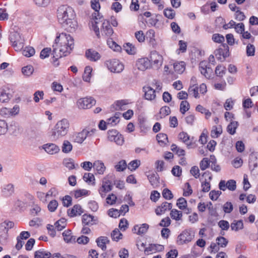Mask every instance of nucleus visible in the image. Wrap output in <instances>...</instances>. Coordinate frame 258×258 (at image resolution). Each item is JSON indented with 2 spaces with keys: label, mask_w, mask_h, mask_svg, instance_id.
Here are the masks:
<instances>
[{
  "label": "nucleus",
  "mask_w": 258,
  "mask_h": 258,
  "mask_svg": "<svg viewBox=\"0 0 258 258\" xmlns=\"http://www.w3.org/2000/svg\"><path fill=\"white\" fill-rule=\"evenodd\" d=\"M55 45H53L52 54L55 59L54 61L59 58L69 55L74 47V40L70 35L62 33L55 39Z\"/></svg>",
  "instance_id": "f257e3e1"
},
{
  "label": "nucleus",
  "mask_w": 258,
  "mask_h": 258,
  "mask_svg": "<svg viewBox=\"0 0 258 258\" xmlns=\"http://www.w3.org/2000/svg\"><path fill=\"white\" fill-rule=\"evenodd\" d=\"M71 231L66 230L62 233L64 240L67 242H71L75 240V238L73 239V236L71 235Z\"/></svg>",
  "instance_id": "09e8293b"
},
{
  "label": "nucleus",
  "mask_w": 258,
  "mask_h": 258,
  "mask_svg": "<svg viewBox=\"0 0 258 258\" xmlns=\"http://www.w3.org/2000/svg\"><path fill=\"white\" fill-rule=\"evenodd\" d=\"M210 161L208 158H204L200 163V167L202 170H205L209 167Z\"/></svg>",
  "instance_id": "052dcab7"
},
{
  "label": "nucleus",
  "mask_w": 258,
  "mask_h": 258,
  "mask_svg": "<svg viewBox=\"0 0 258 258\" xmlns=\"http://www.w3.org/2000/svg\"><path fill=\"white\" fill-rule=\"evenodd\" d=\"M157 140L159 143H161L165 144L168 142V137L167 135L163 133L158 134L156 136Z\"/></svg>",
  "instance_id": "680f3d73"
},
{
  "label": "nucleus",
  "mask_w": 258,
  "mask_h": 258,
  "mask_svg": "<svg viewBox=\"0 0 258 258\" xmlns=\"http://www.w3.org/2000/svg\"><path fill=\"white\" fill-rule=\"evenodd\" d=\"M119 115V113H116L113 116L108 118L107 120V125L114 126L117 124L119 122L120 120Z\"/></svg>",
  "instance_id": "473e14b6"
},
{
  "label": "nucleus",
  "mask_w": 258,
  "mask_h": 258,
  "mask_svg": "<svg viewBox=\"0 0 258 258\" xmlns=\"http://www.w3.org/2000/svg\"><path fill=\"white\" fill-rule=\"evenodd\" d=\"M96 242L98 246L100 247L102 250H105L106 244L109 243V240L106 236H100L96 239Z\"/></svg>",
  "instance_id": "b1692460"
},
{
  "label": "nucleus",
  "mask_w": 258,
  "mask_h": 258,
  "mask_svg": "<svg viewBox=\"0 0 258 258\" xmlns=\"http://www.w3.org/2000/svg\"><path fill=\"white\" fill-rule=\"evenodd\" d=\"M54 226L57 230L61 231L66 227V221L64 219H60L55 223Z\"/></svg>",
  "instance_id": "c03bdc74"
},
{
  "label": "nucleus",
  "mask_w": 258,
  "mask_h": 258,
  "mask_svg": "<svg viewBox=\"0 0 258 258\" xmlns=\"http://www.w3.org/2000/svg\"><path fill=\"white\" fill-rule=\"evenodd\" d=\"M127 164L125 160H122L118 162L115 168L117 171H122L126 169Z\"/></svg>",
  "instance_id": "bf43d9fd"
},
{
  "label": "nucleus",
  "mask_w": 258,
  "mask_h": 258,
  "mask_svg": "<svg viewBox=\"0 0 258 258\" xmlns=\"http://www.w3.org/2000/svg\"><path fill=\"white\" fill-rule=\"evenodd\" d=\"M198 90L199 88L195 85H193L189 87L188 92L189 95H192L195 98H197L199 97Z\"/></svg>",
  "instance_id": "de8ad7c7"
},
{
  "label": "nucleus",
  "mask_w": 258,
  "mask_h": 258,
  "mask_svg": "<svg viewBox=\"0 0 258 258\" xmlns=\"http://www.w3.org/2000/svg\"><path fill=\"white\" fill-rule=\"evenodd\" d=\"M189 109V104L187 101H182L180 104V111L184 114Z\"/></svg>",
  "instance_id": "6e6d98bb"
},
{
  "label": "nucleus",
  "mask_w": 258,
  "mask_h": 258,
  "mask_svg": "<svg viewBox=\"0 0 258 258\" xmlns=\"http://www.w3.org/2000/svg\"><path fill=\"white\" fill-rule=\"evenodd\" d=\"M149 227V225L146 223L142 224L140 227L138 225H135L133 231L138 235H142L147 232Z\"/></svg>",
  "instance_id": "5701e85b"
},
{
  "label": "nucleus",
  "mask_w": 258,
  "mask_h": 258,
  "mask_svg": "<svg viewBox=\"0 0 258 258\" xmlns=\"http://www.w3.org/2000/svg\"><path fill=\"white\" fill-rule=\"evenodd\" d=\"M88 192L86 189H78L74 191V195L76 199H78L82 196L88 195Z\"/></svg>",
  "instance_id": "13d9d810"
},
{
  "label": "nucleus",
  "mask_w": 258,
  "mask_h": 258,
  "mask_svg": "<svg viewBox=\"0 0 258 258\" xmlns=\"http://www.w3.org/2000/svg\"><path fill=\"white\" fill-rule=\"evenodd\" d=\"M151 64L156 65V68H158L162 65V56L158 54L156 51L151 52L150 58Z\"/></svg>",
  "instance_id": "9b49d317"
},
{
  "label": "nucleus",
  "mask_w": 258,
  "mask_h": 258,
  "mask_svg": "<svg viewBox=\"0 0 258 258\" xmlns=\"http://www.w3.org/2000/svg\"><path fill=\"white\" fill-rule=\"evenodd\" d=\"M112 185L109 181H103L98 191L102 198H104L106 194L112 190Z\"/></svg>",
  "instance_id": "4468645a"
},
{
  "label": "nucleus",
  "mask_w": 258,
  "mask_h": 258,
  "mask_svg": "<svg viewBox=\"0 0 258 258\" xmlns=\"http://www.w3.org/2000/svg\"><path fill=\"white\" fill-rule=\"evenodd\" d=\"M150 184L153 188H156L159 185V177L157 174H152L148 176Z\"/></svg>",
  "instance_id": "a878e982"
},
{
  "label": "nucleus",
  "mask_w": 258,
  "mask_h": 258,
  "mask_svg": "<svg viewBox=\"0 0 258 258\" xmlns=\"http://www.w3.org/2000/svg\"><path fill=\"white\" fill-rule=\"evenodd\" d=\"M94 217L87 214L83 215L82 217V223L85 225H92L94 224Z\"/></svg>",
  "instance_id": "c85d7f7f"
},
{
  "label": "nucleus",
  "mask_w": 258,
  "mask_h": 258,
  "mask_svg": "<svg viewBox=\"0 0 258 258\" xmlns=\"http://www.w3.org/2000/svg\"><path fill=\"white\" fill-rule=\"evenodd\" d=\"M23 54L27 57H30L35 54V49L32 47H26L22 51Z\"/></svg>",
  "instance_id": "5fc2aeb1"
},
{
  "label": "nucleus",
  "mask_w": 258,
  "mask_h": 258,
  "mask_svg": "<svg viewBox=\"0 0 258 258\" xmlns=\"http://www.w3.org/2000/svg\"><path fill=\"white\" fill-rule=\"evenodd\" d=\"M10 39L12 43L13 46L16 50H21L23 48L24 46V40L19 33L17 32L11 33L10 36Z\"/></svg>",
  "instance_id": "0eeeda50"
},
{
  "label": "nucleus",
  "mask_w": 258,
  "mask_h": 258,
  "mask_svg": "<svg viewBox=\"0 0 258 258\" xmlns=\"http://www.w3.org/2000/svg\"><path fill=\"white\" fill-rule=\"evenodd\" d=\"M216 58L221 61H224L229 56V47L226 44H221L219 48L215 51Z\"/></svg>",
  "instance_id": "1a4fd4ad"
},
{
  "label": "nucleus",
  "mask_w": 258,
  "mask_h": 258,
  "mask_svg": "<svg viewBox=\"0 0 258 258\" xmlns=\"http://www.w3.org/2000/svg\"><path fill=\"white\" fill-rule=\"evenodd\" d=\"M92 69L90 66H87L85 68L84 73L83 75V79L85 82H89L91 78Z\"/></svg>",
  "instance_id": "58836bf2"
},
{
  "label": "nucleus",
  "mask_w": 258,
  "mask_h": 258,
  "mask_svg": "<svg viewBox=\"0 0 258 258\" xmlns=\"http://www.w3.org/2000/svg\"><path fill=\"white\" fill-rule=\"evenodd\" d=\"M163 12H164V15L165 16V17H166L168 19H173L175 17V12L171 8L165 9L164 10Z\"/></svg>",
  "instance_id": "3c124183"
},
{
  "label": "nucleus",
  "mask_w": 258,
  "mask_h": 258,
  "mask_svg": "<svg viewBox=\"0 0 258 258\" xmlns=\"http://www.w3.org/2000/svg\"><path fill=\"white\" fill-rule=\"evenodd\" d=\"M83 213V210L80 205H75L71 209L68 210V214L71 217L81 215Z\"/></svg>",
  "instance_id": "4be33fe9"
},
{
  "label": "nucleus",
  "mask_w": 258,
  "mask_h": 258,
  "mask_svg": "<svg viewBox=\"0 0 258 258\" xmlns=\"http://www.w3.org/2000/svg\"><path fill=\"white\" fill-rule=\"evenodd\" d=\"M170 112H171V110H170V108H169V107L168 106H164V107H162V108H161L160 110V117L161 118H163V117H164L165 116L169 115L170 113Z\"/></svg>",
  "instance_id": "0e129e2a"
},
{
  "label": "nucleus",
  "mask_w": 258,
  "mask_h": 258,
  "mask_svg": "<svg viewBox=\"0 0 258 258\" xmlns=\"http://www.w3.org/2000/svg\"><path fill=\"white\" fill-rule=\"evenodd\" d=\"M108 139L111 142H114L116 145L121 146L124 142L123 136L115 130H109L107 132Z\"/></svg>",
  "instance_id": "39448f33"
},
{
  "label": "nucleus",
  "mask_w": 258,
  "mask_h": 258,
  "mask_svg": "<svg viewBox=\"0 0 258 258\" xmlns=\"http://www.w3.org/2000/svg\"><path fill=\"white\" fill-rule=\"evenodd\" d=\"M172 204L168 202L163 203L161 206L157 207L155 209V213L157 215H161L166 211L171 210Z\"/></svg>",
  "instance_id": "f3484780"
},
{
  "label": "nucleus",
  "mask_w": 258,
  "mask_h": 258,
  "mask_svg": "<svg viewBox=\"0 0 258 258\" xmlns=\"http://www.w3.org/2000/svg\"><path fill=\"white\" fill-rule=\"evenodd\" d=\"M34 71V69L32 66H27L24 67L22 69L23 74L26 76L29 77L31 76Z\"/></svg>",
  "instance_id": "49530a36"
},
{
  "label": "nucleus",
  "mask_w": 258,
  "mask_h": 258,
  "mask_svg": "<svg viewBox=\"0 0 258 258\" xmlns=\"http://www.w3.org/2000/svg\"><path fill=\"white\" fill-rule=\"evenodd\" d=\"M2 191L4 195L6 197L11 196L14 192V185L12 184H8L5 186Z\"/></svg>",
  "instance_id": "2f4dec72"
},
{
  "label": "nucleus",
  "mask_w": 258,
  "mask_h": 258,
  "mask_svg": "<svg viewBox=\"0 0 258 258\" xmlns=\"http://www.w3.org/2000/svg\"><path fill=\"white\" fill-rule=\"evenodd\" d=\"M11 95L7 92L4 89H0V101L2 102H7L10 98Z\"/></svg>",
  "instance_id": "c9c22d12"
},
{
  "label": "nucleus",
  "mask_w": 258,
  "mask_h": 258,
  "mask_svg": "<svg viewBox=\"0 0 258 258\" xmlns=\"http://www.w3.org/2000/svg\"><path fill=\"white\" fill-rule=\"evenodd\" d=\"M73 138L74 141L79 144H82L87 138L83 130L81 132L75 133Z\"/></svg>",
  "instance_id": "bb28decb"
},
{
  "label": "nucleus",
  "mask_w": 258,
  "mask_h": 258,
  "mask_svg": "<svg viewBox=\"0 0 258 258\" xmlns=\"http://www.w3.org/2000/svg\"><path fill=\"white\" fill-rule=\"evenodd\" d=\"M126 51L130 54H134L136 52V48L132 44L127 43L124 46Z\"/></svg>",
  "instance_id": "e2e57ef3"
},
{
  "label": "nucleus",
  "mask_w": 258,
  "mask_h": 258,
  "mask_svg": "<svg viewBox=\"0 0 258 258\" xmlns=\"http://www.w3.org/2000/svg\"><path fill=\"white\" fill-rule=\"evenodd\" d=\"M143 91L145 92V98L147 100H152L156 97L155 91L150 86L143 87Z\"/></svg>",
  "instance_id": "aec40b11"
},
{
  "label": "nucleus",
  "mask_w": 258,
  "mask_h": 258,
  "mask_svg": "<svg viewBox=\"0 0 258 258\" xmlns=\"http://www.w3.org/2000/svg\"><path fill=\"white\" fill-rule=\"evenodd\" d=\"M112 240L118 241L119 240L122 239V234L120 233L118 229L115 228L113 230L111 234Z\"/></svg>",
  "instance_id": "37998d69"
},
{
  "label": "nucleus",
  "mask_w": 258,
  "mask_h": 258,
  "mask_svg": "<svg viewBox=\"0 0 258 258\" xmlns=\"http://www.w3.org/2000/svg\"><path fill=\"white\" fill-rule=\"evenodd\" d=\"M237 121H232L227 126V132L231 135H234L235 133L236 129L238 126Z\"/></svg>",
  "instance_id": "79ce46f5"
},
{
  "label": "nucleus",
  "mask_w": 258,
  "mask_h": 258,
  "mask_svg": "<svg viewBox=\"0 0 258 258\" xmlns=\"http://www.w3.org/2000/svg\"><path fill=\"white\" fill-rule=\"evenodd\" d=\"M70 127V122L67 119L63 118L58 121L55 125L52 132L51 138L56 141L66 136Z\"/></svg>",
  "instance_id": "7ed1b4c3"
},
{
  "label": "nucleus",
  "mask_w": 258,
  "mask_h": 258,
  "mask_svg": "<svg viewBox=\"0 0 258 258\" xmlns=\"http://www.w3.org/2000/svg\"><path fill=\"white\" fill-rule=\"evenodd\" d=\"M199 70L201 74L206 78L209 79L211 77V75L213 72L212 70L209 67H207L206 61H203L200 63Z\"/></svg>",
  "instance_id": "ddd939ff"
},
{
  "label": "nucleus",
  "mask_w": 258,
  "mask_h": 258,
  "mask_svg": "<svg viewBox=\"0 0 258 258\" xmlns=\"http://www.w3.org/2000/svg\"><path fill=\"white\" fill-rule=\"evenodd\" d=\"M212 40L216 43H223L225 41L224 36L220 34H214L212 36Z\"/></svg>",
  "instance_id": "338daca9"
},
{
  "label": "nucleus",
  "mask_w": 258,
  "mask_h": 258,
  "mask_svg": "<svg viewBox=\"0 0 258 258\" xmlns=\"http://www.w3.org/2000/svg\"><path fill=\"white\" fill-rule=\"evenodd\" d=\"M128 227V221L125 218H122L120 220L119 223V228L120 230L124 231H125Z\"/></svg>",
  "instance_id": "774afa93"
},
{
  "label": "nucleus",
  "mask_w": 258,
  "mask_h": 258,
  "mask_svg": "<svg viewBox=\"0 0 258 258\" xmlns=\"http://www.w3.org/2000/svg\"><path fill=\"white\" fill-rule=\"evenodd\" d=\"M226 68L221 65H218L216 67L215 74L217 76L222 77L225 73Z\"/></svg>",
  "instance_id": "69168bd1"
},
{
  "label": "nucleus",
  "mask_w": 258,
  "mask_h": 258,
  "mask_svg": "<svg viewBox=\"0 0 258 258\" xmlns=\"http://www.w3.org/2000/svg\"><path fill=\"white\" fill-rule=\"evenodd\" d=\"M63 163L64 166L69 170H72L76 168L74 160L72 158L64 159Z\"/></svg>",
  "instance_id": "8fccbe9b"
},
{
  "label": "nucleus",
  "mask_w": 258,
  "mask_h": 258,
  "mask_svg": "<svg viewBox=\"0 0 258 258\" xmlns=\"http://www.w3.org/2000/svg\"><path fill=\"white\" fill-rule=\"evenodd\" d=\"M176 205L179 209L184 210L187 206V201L184 198H180L177 201Z\"/></svg>",
  "instance_id": "864d4df0"
},
{
  "label": "nucleus",
  "mask_w": 258,
  "mask_h": 258,
  "mask_svg": "<svg viewBox=\"0 0 258 258\" xmlns=\"http://www.w3.org/2000/svg\"><path fill=\"white\" fill-rule=\"evenodd\" d=\"M137 66L139 70L144 71L150 67V60L146 57L140 58L138 60Z\"/></svg>",
  "instance_id": "a211bd4d"
},
{
  "label": "nucleus",
  "mask_w": 258,
  "mask_h": 258,
  "mask_svg": "<svg viewBox=\"0 0 258 258\" xmlns=\"http://www.w3.org/2000/svg\"><path fill=\"white\" fill-rule=\"evenodd\" d=\"M91 7L95 10V12L92 14L93 19L94 20H100L102 16H100L99 10L100 6L98 1L94 0L91 2Z\"/></svg>",
  "instance_id": "412c9836"
},
{
  "label": "nucleus",
  "mask_w": 258,
  "mask_h": 258,
  "mask_svg": "<svg viewBox=\"0 0 258 258\" xmlns=\"http://www.w3.org/2000/svg\"><path fill=\"white\" fill-rule=\"evenodd\" d=\"M58 22L68 31L74 32L78 27L76 14L72 7L67 5L60 6L57 10Z\"/></svg>",
  "instance_id": "f03ea898"
},
{
  "label": "nucleus",
  "mask_w": 258,
  "mask_h": 258,
  "mask_svg": "<svg viewBox=\"0 0 258 258\" xmlns=\"http://www.w3.org/2000/svg\"><path fill=\"white\" fill-rule=\"evenodd\" d=\"M43 148L48 154L50 155L56 154L60 151L59 147L52 143L46 144L44 145Z\"/></svg>",
  "instance_id": "dca6fc26"
},
{
  "label": "nucleus",
  "mask_w": 258,
  "mask_h": 258,
  "mask_svg": "<svg viewBox=\"0 0 258 258\" xmlns=\"http://www.w3.org/2000/svg\"><path fill=\"white\" fill-rule=\"evenodd\" d=\"M8 124L4 119H0V136L6 135L8 131Z\"/></svg>",
  "instance_id": "f704fd0d"
},
{
  "label": "nucleus",
  "mask_w": 258,
  "mask_h": 258,
  "mask_svg": "<svg viewBox=\"0 0 258 258\" xmlns=\"http://www.w3.org/2000/svg\"><path fill=\"white\" fill-rule=\"evenodd\" d=\"M83 179L89 184H95V177L92 173H85L83 176Z\"/></svg>",
  "instance_id": "a19ab883"
},
{
  "label": "nucleus",
  "mask_w": 258,
  "mask_h": 258,
  "mask_svg": "<svg viewBox=\"0 0 258 258\" xmlns=\"http://www.w3.org/2000/svg\"><path fill=\"white\" fill-rule=\"evenodd\" d=\"M231 228L232 230L238 231L242 229L243 228V224L242 220H234L230 225Z\"/></svg>",
  "instance_id": "e433bc0d"
},
{
  "label": "nucleus",
  "mask_w": 258,
  "mask_h": 258,
  "mask_svg": "<svg viewBox=\"0 0 258 258\" xmlns=\"http://www.w3.org/2000/svg\"><path fill=\"white\" fill-rule=\"evenodd\" d=\"M8 237V230L3 225H0V241L5 242Z\"/></svg>",
  "instance_id": "4c0bfd02"
},
{
  "label": "nucleus",
  "mask_w": 258,
  "mask_h": 258,
  "mask_svg": "<svg viewBox=\"0 0 258 258\" xmlns=\"http://www.w3.org/2000/svg\"><path fill=\"white\" fill-rule=\"evenodd\" d=\"M141 164V161L139 160H134L132 161L127 165L128 169L131 171L135 170Z\"/></svg>",
  "instance_id": "603ef678"
},
{
  "label": "nucleus",
  "mask_w": 258,
  "mask_h": 258,
  "mask_svg": "<svg viewBox=\"0 0 258 258\" xmlns=\"http://www.w3.org/2000/svg\"><path fill=\"white\" fill-rule=\"evenodd\" d=\"M194 233L190 229L183 230L177 237V242L180 245L190 242L194 238Z\"/></svg>",
  "instance_id": "20e7f679"
},
{
  "label": "nucleus",
  "mask_w": 258,
  "mask_h": 258,
  "mask_svg": "<svg viewBox=\"0 0 258 258\" xmlns=\"http://www.w3.org/2000/svg\"><path fill=\"white\" fill-rule=\"evenodd\" d=\"M170 215L172 219H174L176 221H179L181 220L182 213L180 211L173 209L171 210Z\"/></svg>",
  "instance_id": "c756f323"
},
{
  "label": "nucleus",
  "mask_w": 258,
  "mask_h": 258,
  "mask_svg": "<svg viewBox=\"0 0 258 258\" xmlns=\"http://www.w3.org/2000/svg\"><path fill=\"white\" fill-rule=\"evenodd\" d=\"M86 56L90 60L96 61L100 58V54L92 49H89L86 51Z\"/></svg>",
  "instance_id": "6ab92c4d"
},
{
  "label": "nucleus",
  "mask_w": 258,
  "mask_h": 258,
  "mask_svg": "<svg viewBox=\"0 0 258 258\" xmlns=\"http://www.w3.org/2000/svg\"><path fill=\"white\" fill-rule=\"evenodd\" d=\"M171 150L175 152L178 156H184L185 154V151L178 147L176 145L173 144L171 146Z\"/></svg>",
  "instance_id": "ea45409f"
},
{
  "label": "nucleus",
  "mask_w": 258,
  "mask_h": 258,
  "mask_svg": "<svg viewBox=\"0 0 258 258\" xmlns=\"http://www.w3.org/2000/svg\"><path fill=\"white\" fill-rule=\"evenodd\" d=\"M62 152L64 153H69L73 149V145L68 140H64L61 146Z\"/></svg>",
  "instance_id": "7c9ffc66"
},
{
  "label": "nucleus",
  "mask_w": 258,
  "mask_h": 258,
  "mask_svg": "<svg viewBox=\"0 0 258 258\" xmlns=\"http://www.w3.org/2000/svg\"><path fill=\"white\" fill-rule=\"evenodd\" d=\"M216 241L218 245L221 247H225L228 243V240L223 236H219L216 239Z\"/></svg>",
  "instance_id": "a18cd8bd"
},
{
  "label": "nucleus",
  "mask_w": 258,
  "mask_h": 258,
  "mask_svg": "<svg viewBox=\"0 0 258 258\" xmlns=\"http://www.w3.org/2000/svg\"><path fill=\"white\" fill-rule=\"evenodd\" d=\"M222 133V128L221 125L213 126L211 132V136L213 138H218Z\"/></svg>",
  "instance_id": "72a5a7b5"
},
{
  "label": "nucleus",
  "mask_w": 258,
  "mask_h": 258,
  "mask_svg": "<svg viewBox=\"0 0 258 258\" xmlns=\"http://www.w3.org/2000/svg\"><path fill=\"white\" fill-rule=\"evenodd\" d=\"M107 44L109 47L113 49L114 51H119L121 50V47L111 39H109L107 40Z\"/></svg>",
  "instance_id": "4d7b16f0"
},
{
  "label": "nucleus",
  "mask_w": 258,
  "mask_h": 258,
  "mask_svg": "<svg viewBox=\"0 0 258 258\" xmlns=\"http://www.w3.org/2000/svg\"><path fill=\"white\" fill-rule=\"evenodd\" d=\"M93 168L99 174H103L105 170V166L104 163L99 160L96 161L93 163Z\"/></svg>",
  "instance_id": "393cba45"
},
{
  "label": "nucleus",
  "mask_w": 258,
  "mask_h": 258,
  "mask_svg": "<svg viewBox=\"0 0 258 258\" xmlns=\"http://www.w3.org/2000/svg\"><path fill=\"white\" fill-rule=\"evenodd\" d=\"M178 138L186 145L187 148L190 149L192 147V141L186 132H182L178 134Z\"/></svg>",
  "instance_id": "2eb2a0df"
},
{
  "label": "nucleus",
  "mask_w": 258,
  "mask_h": 258,
  "mask_svg": "<svg viewBox=\"0 0 258 258\" xmlns=\"http://www.w3.org/2000/svg\"><path fill=\"white\" fill-rule=\"evenodd\" d=\"M164 246L158 244H150L148 247L145 248L144 252L145 254L149 255L156 252H160L164 250Z\"/></svg>",
  "instance_id": "9d476101"
},
{
  "label": "nucleus",
  "mask_w": 258,
  "mask_h": 258,
  "mask_svg": "<svg viewBox=\"0 0 258 258\" xmlns=\"http://www.w3.org/2000/svg\"><path fill=\"white\" fill-rule=\"evenodd\" d=\"M96 103V100L92 97H86L79 99L77 102V105L80 109H88L91 108Z\"/></svg>",
  "instance_id": "423d86ee"
},
{
  "label": "nucleus",
  "mask_w": 258,
  "mask_h": 258,
  "mask_svg": "<svg viewBox=\"0 0 258 258\" xmlns=\"http://www.w3.org/2000/svg\"><path fill=\"white\" fill-rule=\"evenodd\" d=\"M101 32L102 35L107 37L111 36L113 33V30L108 21L104 20L102 24Z\"/></svg>",
  "instance_id": "f8f14e48"
},
{
  "label": "nucleus",
  "mask_w": 258,
  "mask_h": 258,
  "mask_svg": "<svg viewBox=\"0 0 258 258\" xmlns=\"http://www.w3.org/2000/svg\"><path fill=\"white\" fill-rule=\"evenodd\" d=\"M106 64L108 69L112 72L120 73L124 69V66L119 61L116 59L108 60Z\"/></svg>",
  "instance_id": "6e6552de"
},
{
  "label": "nucleus",
  "mask_w": 258,
  "mask_h": 258,
  "mask_svg": "<svg viewBox=\"0 0 258 258\" xmlns=\"http://www.w3.org/2000/svg\"><path fill=\"white\" fill-rule=\"evenodd\" d=\"M173 68L175 72L181 74L185 70V63L184 61L176 62L173 64Z\"/></svg>",
  "instance_id": "cd10ccee"
}]
</instances>
